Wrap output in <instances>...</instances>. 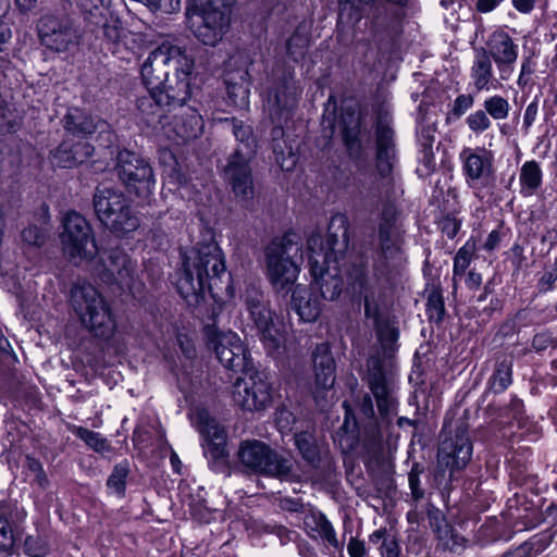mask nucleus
<instances>
[{
  "label": "nucleus",
  "instance_id": "f257e3e1",
  "mask_svg": "<svg viewBox=\"0 0 557 557\" xmlns=\"http://www.w3.org/2000/svg\"><path fill=\"white\" fill-rule=\"evenodd\" d=\"M349 221L343 213L331 218L327 233L312 232L307 239L310 273L325 300H335L343 290L342 263L349 243Z\"/></svg>",
  "mask_w": 557,
  "mask_h": 557
},
{
  "label": "nucleus",
  "instance_id": "f03ea898",
  "mask_svg": "<svg viewBox=\"0 0 557 557\" xmlns=\"http://www.w3.org/2000/svg\"><path fill=\"white\" fill-rule=\"evenodd\" d=\"M225 275V260L219 245L214 242L198 244L184 256L176 288L188 306L197 307L207 292L213 298L221 297Z\"/></svg>",
  "mask_w": 557,
  "mask_h": 557
},
{
  "label": "nucleus",
  "instance_id": "7ed1b4c3",
  "mask_svg": "<svg viewBox=\"0 0 557 557\" xmlns=\"http://www.w3.org/2000/svg\"><path fill=\"white\" fill-rule=\"evenodd\" d=\"M194 60L186 49L164 41L152 49L140 65V77L147 88L168 89L175 97L190 96Z\"/></svg>",
  "mask_w": 557,
  "mask_h": 557
},
{
  "label": "nucleus",
  "instance_id": "20e7f679",
  "mask_svg": "<svg viewBox=\"0 0 557 557\" xmlns=\"http://www.w3.org/2000/svg\"><path fill=\"white\" fill-rule=\"evenodd\" d=\"M366 203L370 208L380 210L377 222L379 256L374 271L385 274L389 263L397 261L403 253L405 232L398 224V210L393 199V186L389 182H382L375 188H370L366 196Z\"/></svg>",
  "mask_w": 557,
  "mask_h": 557
},
{
  "label": "nucleus",
  "instance_id": "39448f33",
  "mask_svg": "<svg viewBox=\"0 0 557 557\" xmlns=\"http://www.w3.org/2000/svg\"><path fill=\"white\" fill-rule=\"evenodd\" d=\"M70 306L81 325L96 338L109 341L116 331V318L110 301L92 284L72 286Z\"/></svg>",
  "mask_w": 557,
  "mask_h": 557
},
{
  "label": "nucleus",
  "instance_id": "423d86ee",
  "mask_svg": "<svg viewBox=\"0 0 557 557\" xmlns=\"http://www.w3.org/2000/svg\"><path fill=\"white\" fill-rule=\"evenodd\" d=\"M235 0H189L187 27L202 45L214 47L228 33Z\"/></svg>",
  "mask_w": 557,
  "mask_h": 557
},
{
  "label": "nucleus",
  "instance_id": "0eeeda50",
  "mask_svg": "<svg viewBox=\"0 0 557 557\" xmlns=\"http://www.w3.org/2000/svg\"><path fill=\"white\" fill-rule=\"evenodd\" d=\"M234 135L240 143L224 168L225 180L239 201L247 202L253 196V185L249 161L256 153V139L252 128L242 122L234 123Z\"/></svg>",
  "mask_w": 557,
  "mask_h": 557
},
{
  "label": "nucleus",
  "instance_id": "6e6552de",
  "mask_svg": "<svg viewBox=\"0 0 557 557\" xmlns=\"http://www.w3.org/2000/svg\"><path fill=\"white\" fill-rule=\"evenodd\" d=\"M94 208L101 223L117 235L134 232L139 226L138 216L121 190L98 187L94 194Z\"/></svg>",
  "mask_w": 557,
  "mask_h": 557
},
{
  "label": "nucleus",
  "instance_id": "1a4fd4ad",
  "mask_svg": "<svg viewBox=\"0 0 557 557\" xmlns=\"http://www.w3.org/2000/svg\"><path fill=\"white\" fill-rule=\"evenodd\" d=\"M238 456L240 462L255 473L287 481L299 479L294 470L293 461L272 449L264 442L258 440L243 442Z\"/></svg>",
  "mask_w": 557,
  "mask_h": 557
},
{
  "label": "nucleus",
  "instance_id": "9d476101",
  "mask_svg": "<svg viewBox=\"0 0 557 557\" xmlns=\"http://www.w3.org/2000/svg\"><path fill=\"white\" fill-rule=\"evenodd\" d=\"M298 246L290 236L274 238L265 249L267 276L277 292L287 293L297 280L299 269L292 259Z\"/></svg>",
  "mask_w": 557,
  "mask_h": 557
},
{
  "label": "nucleus",
  "instance_id": "9b49d317",
  "mask_svg": "<svg viewBox=\"0 0 557 557\" xmlns=\"http://www.w3.org/2000/svg\"><path fill=\"white\" fill-rule=\"evenodd\" d=\"M242 372L232 386L234 404L249 412L265 410L272 403V386L265 374L253 366Z\"/></svg>",
  "mask_w": 557,
  "mask_h": 557
},
{
  "label": "nucleus",
  "instance_id": "f8f14e48",
  "mask_svg": "<svg viewBox=\"0 0 557 557\" xmlns=\"http://www.w3.org/2000/svg\"><path fill=\"white\" fill-rule=\"evenodd\" d=\"M205 337L207 346L226 369L244 371L253 366L244 342L235 332L208 325L205 327Z\"/></svg>",
  "mask_w": 557,
  "mask_h": 557
},
{
  "label": "nucleus",
  "instance_id": "ddd939ff",
  "mask_svg": "<svg viewBox=\"0 0 557 557\" xmlns=\"http://www.w3.org/2000/svg\"><path fill=\"white\" fill-rule=\"evenodd\" d=\"M462 174L468 187L475 191L478 197L484 189H493L495 185V157L492 150L485 147L463 148L459 154Z\"/></svg>",
  "mask_w": 557,
  "mask_h": 557
},
{
  "label": "nucleus",
  "instance_id": "4468645a",
  "mask_svg": "<svg viewBox=\"0 0 557 557\" xmlns=\"http://www.w3.org/2000/svg\"><path fill=\"white\" fill-rule=\"evenodd\" d=\"M62 224L60 240L67 258L91 260L97 255L98 248L87 220L82 214L72 211L65 214Z\"/></svg>",
  "mask_w": 557,
  "mask_h": 557
},
{
  "label": "nucleus",
  "instance_id": "2eb2a0df",
  "mask_svg": "<svg viewBox=\"0 0 557 557\" xmlns=\"http://www.w3.org/2000/svg\"><path fill=\"white\" fill-rule=\"evenodd\" d=\"M115 171L119 180L131 194L147 198L156 184L150 163L139 154L122 150L117 153Z\"/></svg>",
  "mask_w": 557,
  "mask_h": 557
},
{
  "label": "nucleus",
  "instance_id": "dca6fc26",
  "mask_svg": "<svg viewBox=\"0 0 557 557\" xmlns=\"http://www.w3.org/2000/svg\"><path fill=\"white\" fill-rule=\"evenodd\" d=\"M244 301L261 335L264 347L269 352L278 349L282 344V335L273 323V313L267 305L263 293L259 288L249 287L245 292Z\"/></svg>",
  "mask_w": 557,
  "mask_h": 557
},
{
  "label": "nucleus",
  "instance_id": "f3484780",
  "mask_svg": "<svg viewBox=\"0 0 557 557\" xmlns=\"http://www.w3.org/2000/svg\"><path fill=\"white\" fill-rule=\"evenodd\" d=\"M149 95L137 100V108L148 125L158 128L160 132L169 120V115L175 112L188 100L190 96L175 97L168 89L148 88Z\"/></svg>",
  "mask_w": 557,
  "mask_h": 557
},
{
  "label": "nucleus",
  "instance_id": "a211bd4d",
  "mask_svg": "<svg viewBox=\"0 0 557 557\" xmlns=\"http://www.w3.org/2000/svg\"><path fill=\"white\" fill-rule=\"evenodd\" d=\"M472 457V443L465 429H457L454 435L442 440L437 451L440 472L449 471V480L456 471L462 470Z\"/></svg>",
  "mask_w": 557,
  "mask_h": 557
},
{
  "label": "nucleus",
  "instance_id": "6ab92c4d",
  "mask_svg": "<svg viewBox=\"0 0 557 557\" xmlns=\"http://www.w3.org/2000/svg\"><path fill=\"white\" fill-rule=\"evenodd\" d=\"M38 34L41 45L54 52H66L77 47L81 40L71 21L52 15L41 17Z\"/></svg>",
  "mask_w": 557,
  "mask_h": 557
},
{
  "label": "nucleus",
  "instance_id": "aec40b11",
  "mask_svg": "<svg viewBox=\"0 0 557 557\" xmlns=\"http://www.w3.org/2000/svg\"><path fill=\"white\" fill-rule=\"evenodd\" d=\"M178 109V113H170L161 133L175 143L200 136L203 129L202 116L193 108H184V104Z\"/></svg>",
  "mask_w": 557,
  "mask_h": 557
},
{
  "label": "nucleus",
  "instance_id": "412c9836",
  "mask_svg": "<svg viewBox=\"0 0 557 557\" xmlns=\"http://www.w3.org/2000/svg\"><path fill=\"white\" fill-rule=\"evenodd\" d=\"M486 51L490 60L496 64L499 79H509L518 59V45L515 44L510 35L504 30L492 33L486 42Z\"/></svg>",
  "mask_w": 557,
  "mask_h": 557
},
{
  "label": "nucleus",
  "instance_id": "4be33fe9",
  "mask_svg": "<svg viewBox=\"0 0 557 557\" xmlns=\"http://www.w3.org/2000/svg\"><path fill=\"white\" fill-rule=\"evenodd\" d=\"M191 421L206 442V449L214 459L224 457L227 442L225 429L205 409H197Z\"/></svg>",
  "mask_w": 557,
  "mask_h": 557
},
{
  "label": "nucleus",
  "instance_id": "5701e85b",
  "mask_svg": "<svg viewBox=\"0 0 557 557\" xmlns=\"http://www.w3.org/2000/svg\"><path fill=\"white\" fill-rule=\"evenodd\" d=\"M367 382L368 387L376 400L380 413L387 417L389 413L394 412L396 408V400L386 382L383 364L379 358H372L369 360Z\"/></svg>",
  "mask_w": 557,
  "mask_h": 557
},
{
  "label": "nucleus",
  "instance_id": "b1692460",
  "mask_svg": "<svg viewBox=\"0 0 557 557\" xmlns=\"http://www.w3.org/2000/svg\"><path fill=\"white\" fill-rule=\"evenodd\" d=\"M103 268L108 280L116 283L121 288L132 290L136 282V264L122 249L110 250Z\"/></svg>",
  "mask_w": 557,
  "mask_h": 557
},
{
  "label": "nucleus",
  "instance_id": "393cba45",
  "mask_svg": "<svg viewBox=\"0 0 557 557\" xmlns=\"http://www.w3.org/2000/svg\"><path fill=\"white\" fill-rule=\"evenodd\" d=\"M314 370V397L318 399L320 394L329 391L335 383V361L325 344L318 345L313 351Z\"/></svg>",
  "mask_w": 557,
  "mask_h": 557
},
{
  "label": "nucleus",
  "instance_id": "a878e982",
  "mask_svg": "<svg viewBox=\"0 0 557 557\" xmlns=\"http://www.w3.org/2000/svg\"><path fill=\"white\" fill-rule=\"evenodd\" d=\"M470 77L476 91H491L502 87V83L494 75L492 60L485 48L474 51Z\"/></svg>",
  "mask_w": 557,
  "mask_h": 557
},
{
  "label": "nucleus",
  "instance_id": "bb28decb",
  "mask_svg": "<svg viewBox=\"0 0 557 557\" xmlns=\"http://www.w3.org/2000/svg\"><path fill=\"white\" fill-rule=\"evenodd\" d=\"M396 162V152L394 144V132L386 125H379L376 129V168L380 175L383 177L382 182H389L385 180L393 170ZM380 184L377 182L372 188H375Z\"/></svg>",
  "mask_w": 557,
  "mask_h": 557
},
{
  "label": "nucleus",
  "instance_id": "cd10ccee",
  "mask_svg": "<svg viewBox=\"0 0 557 557\" xmlns=\"http://www.w3.org/2000/svg\"><path fill=\"white\" fill-rule=\"evenodd\" d=\"M381 294L376 295L372 287H366L364 289V314L367 319L372 320L373 326L381 341L394 342L397 339L398 332L391 325L387 319L382 315Z\"/></svg>",
  "mask_w": 557,
  "mask_h": 557
},
{
  "label": "nucleus",
  "instance_id": "c85d7f7f",
  "mask_svg": "<svg viewBox=\"0 0 557 557\" xmlns=\"http://www.w3.org/2000/svg\"><path fill=\"white\" fill-rule=\"evenodd\" d=\"M63 122L66 132L77 137H87L96 132L109 134V125L107 122L97 116L87 114L77 108L70 109Z\"/></svg>",
  "mask_w": 557,
  "mask_h": 557
},
{
  "label": "nucleus",
  "instance_id": "c756f323",
  "mask_svg": "<svg viewBox=\"0 0 557 557\" xmlns=\"http://www.w3.org/2000/svg\"><path fill=\"white\" fill-rule=\"evenodd\" d=\"M292 306L304 322H313L321 313L320 300L307 286L297 285L294 288Z\"/></svg>",
  "mask_w": 557,
  "mask_h": 557
},
{
  "label": "nucleus",
  "instance_id": "7c9ffc66",
  "mask_svg": "<svg viewBox=\"0 0 557 557\" xmlns=\"http://www.w3.org/2000/svg\"><path fill=\"white\" fill-rule=\"evenodd\" d=\"M296 94L287 86H282L278 89L271 91L267 99V108L276 123L288 117L289 112L296 104Z\"/></svg>",
  "mask_w": 557,
  "mask_h": 557
},
{
  "label": "nucleus",
  "instance_id": "2f4dec72",
  "mask_svg": "<svg viewBox=\"0 0 557 557\" xmlns=\"http://www.w3.org/2000/svg\"><path fill=\"white\" fill-rule=\"evenodd\" d=\"M520 194L524 197L534 195L543 183L541 165L535 160L524 162L519 173Z\"/></svg>",
  "mask_w": 557,
  "mask_h": 557
},
{
  "label": "nucleus",
  "instance_id": "473e14b6",
  "mask_svg": "<svg viewBox=\"0 0 557 557\" xmlns=\"http://www.w3.org/2000/svg\"><path fill=\"white\" fill-rule=\"evenodd\" d=\"M305 524L312 536L320 537L329 545L338 548L339 543L332 523L323 513H313L306 518Z\"/></svg>",
  "mask_w": 557,
  "mask_h": 557
},
{
  "label": "nucleus",
  "instance_id": "72a5a7b5",
  "mask_svg": "<svg viewBox=\"0 0 557 557\" xmlns=\"http://www.w3.org/2000/svg\"><path fill=\"white\" fill-rule=\"evenodd\" d=\"M512 356L500 354L496 357L495 371L490 379L495 393H503L512 382Z\"/></svg>",
  "mask_w": 557,
  "mask_h": 557
},
{
  "label": "nucleus",
  "instance_id": "f704fd0d",
  "mask_svg": "<svg viewBox=\"0 0 557 557\" xmlns=\"http://www.w3.org/2000/svg\"><path fill=\"white\" fill-rule=\"evenodd\" d=\"M71 431L96 453L104 454L112 450L110 442L98 432L77 425H73Z\"/></svg>",
  "mask_w": 557,
  "mask_h": 557
},
{
  "label": "nucleus",
  "instance_id": "c9c22d12",
  "mask_svg": "<svg viewBox=\"0 0 557 557\" xmlns=\"http://www.w3.org/2000/svg\"><path fill=\"white\" fill-rule=\"evenodd\" d=\"M435 532L437 539L450 552L460 553L465 549L467 540L456 533L444 519L437 523Z\"/></svg>",
  "mask_w": 557,
  "mask_h": 557
},
{
  "label": "nucleus",
  "instance_id": "e433bc0d",
  "mask_svg": "<svg viewBox=\"0 0 557 557\" xmlns=\"http://www.w3.org/2000/svg\"><path fill=\"white\" fill-rule=\"evenodd\" d=\"M283 134V129L281 126H276L272 131L273 136V153L275 156L276 162L284 171H292L297 163V157L293 152L292 148L287 151L284 150L283 144L284 140H280L278 136Z\"/></svg>",
  "mask_w": 557,
  "mask_h": 557
},
{
  "label": "nucleus",
  "instance_id": "4c0bfd02",
  "mask_svg": "<svg viewBox=\"0 0 557 557\" xmlns=\"http://www.w3.org/2000/svg\"><path fill=\"white\" fill-rule=\"evenodd\" d=\"M295 445L306 461L311 465L319 461V448L312 432L304 431L296 433Z\"/></svg>",
  "mask_w": 557,
  "mask_h": 557
},
{
  "label": "nucleus",
  "instance_id": "58836bf2",
  "mask_svg": "<svg viewBox=\"0 0 557 557\" xmlns=\"http://www.w3.org/2000/svg\"><path fill=\"white\" fill-rule=\"evenodd\" d=\"M73 144L64 140L51 153V162L59 168L70 169L82 163V156L73 153Z\"/></svg>",
  "mask_w": 557,
  "mask_h": 557
},
{
  "label": "nucleus",
  "instance_id": "ea45409f",
  "mask_svg": "<svg viewBox=\"0 0 557 557\" xmlns=\"http://www.w3.org/2000/svg\"><path fill=\"white\" fill-rule=\"evenodd\" d=\"M342 3L349 4L350 9H354V0H339ZM360 3L366 5H371V8H374V12L372 16L370 17L369 22L366 24L368 27V30L372 36L379 35L381 32H384L387 26V16L379 9L376 5V2L379 0H358Z\"/></svg>",
  "mask_w": 557,
  "mask_h": 557
},
{
  "label": "nucleus",
  "instance_id": "a19ab883",
  "mask_svg": "<svg viewBox=\"0 0 557 557\" xmlns=\"http://www.w3.org/2000/svg\"><path fill=\"white\" fill-rule=\"evenodd\" d=\"M475 251V244L467 242L461 248L458 249L454 258L453 269V283L454 288L457 287V278L465 274L466 270L471 263L472 257Z\"/></svg>",
  "mask_w": 557,
  "mask_h": 557
},
{
  "label": "nucleus",
  "instance_id": "79ce46f5",
  "mask_svg": "<svg viewBox=\"0 0 557 557\" xmlns=\"http://www.w3.org/2000/svg\"><path fill=\"white\" fill-rule=\"evenodd\" d=\"M128 474L129 463L127 461H122L115 465L108 478L107 486L113 490L119 496H124Z\"/></svg>",
  "mask_w": 557,
  "mask_h": 557
},
{
  "label": "nucleus",
  "instance_id": "37998d69",
  "mask_svg": "<svg viewBox=\"0 0 557 557\" xmlns=\"http://www.w3.org/2000/svg\"><path fill=\"white\" fill-rule=\"evenodd\" d=\"M483 107L486 114L494 120H506L510 111L508 100L497 95L486 98Z\"/></svg>",
  "mask_w": 557,
  "mask_h": 557
},
{
  "label": "nucleus",
  "instance_id": "c03bdc74",
  "mask_svg": "<svg viewBox=\"0 0 557 557\" xmlns=\"http://www.w3.org/2000/svg\"><path fill=\"white\" fill-rule=\"evenodd\" d=\"M14 542V533L7 512L0 508V553L10 554Z\"/></svg>",
  "mask_w": 557,
  "mask_h": 557
},
{
  "label": "nucleus",
  "instance_id": "a18cd8bd",
  "mask_svg": "<svg viewBox=\"0 0 557 557\" xmlns=\"http://www.w3.org/2000/svg\"><path fill=\"white\" fill-rule=\"evenodd\" d=\"M426 314L431 321L441 322L445 315V305L442 294L432 290L428 297Z\"/></svg>",
  "mask_w": 557,
  "mask_h": 557
},
{
  "label": "nucleus",
  "instance_id": "49530a36",
  "mask_svg": "<svg viewBox=\"0 0 557 557\" xmlns=\"http://www.w3.org/2000/svg\"><path fill=\"white\" fill-rule=\"evenodd\" d=\"M24 553L29 557H45L49 553V545L40 535H28L24 542Z\"/></svg>",
  "mask_w": 557,
  "mask_h": 557
},
{
  "label": "nucleus",
  "instance_id": "de8ad7c7",
  "mask_svg": "<svg viewBox=\"0 0 557 557\" xmlns=\"http://www.w3.org/2000/svg\"><path fill=\"white\" fill-rule=\"evenodd\" d=\"M18 123V115L0 99V134L14 132Z\"/></svg>",
  "mask_w": 557,
  "mask_h": 557
},
{
  "label": "nucleus",
  "instance_id": "09e8293b",
  "mask_svg": "<svg viewBox=\"0 0 557 557\" xmlns=\"http://www.w3.org/2000/svg\"><path fill=\"white\" fill-rule=\"evenodd\" d=\"M466 123L471 132L479 135L487 131L492 126V122L484 110H476L470 113Z\"/></svg>",
  "mask_w": 557,
  "mask_h": 557
},
{
  "label": "nucleus",
  "instance_id": "8fccbe9b",
  "mask_svg": "<svg viewBox=\"0 0 557 557\" xmlns=\"http://www.w3.org/2000/svg\"><path fill=\"white\" fill-rule=\"evenodd\" d=\"M22 240L27 247H40L45 240V234L37 226H28L22 232Z\"/></svg>",
  "mask_w": 557,
  "mask_h": 557
},
{
  "label": "nucleus",
  "instance_id": "3c124183",
  "mask_svg": "<svg viewBox=\"0 0 557 557\" xmlns=\"http://www.w3.org/2000/svg\"><path fill=\"white\" fill-rule=\"evenodd\" d=\"M226 84L227 94L230 98L233 99V102L235 104H245L249 96L248 86L244 84L232 83L230 81H227Z\"/></svg>",
  "mask_w": 557,
  "mask_h": 557
},
{
  "label": "nucleus",
  "instance_id": "603ef678",
  "mask_svg": "<svg viewBox=\"0 0 557 557\" xmlns=\"http://www.w3.org/2000/svg\"><path fill=\"white\" fill-rule=\"evenodd\" d=\"M474 103V98L473 96L471 95H468V94H462V95H459L455 101H454V106H453V109H451V113L456 116V117H460L461 115H463L470 108H472Z\"/></svg>",
  "mask_w": 557,
  "mask_h": 557
},
{
  "label": "nucleus",
  "instance_id": "864d4df0",
  "mask_svg": "<svg viewBox=\"0 0 557 557\" xmlns=\"http://www.w3.org/2000/svg\"><path fill=\"white\" fill-rule=\"evenodd\" d=\"M307 47V40L306 38H302L301 36L294 35L287 42V52L290 54L295 60H297L300 57H304L306 52Z\"/></svg>",
  "mask_w": 557,
  "mask_h": 557
},
{
  "label": "nucleus",
  "instance_id": "5fc2aeb1",
  "mask_svg": "<svg viewBox=\"0 0 557 557\" xmlns=\"http://www.w3.org/2000/svg\"><path fill=\"white\" fill-rule=\"evenodd\" d=\"M152 11H161L165 14H173L181 9V0H152L150 4Z\"/></svg>",
  "mask_w": 557,
  "mask_h": 557
},
{
  "label": "nucleus",
  "instance_id": "6e6d98bb",
  "mask_svg": "<svg viewBox=\"0 0 557 557\" xmlns=\"http://www.w3.org/2000/svg\"><path fill=\"white\" fill-rule=\"evenodd\" d=\"M177 344L187 359H193L196 356V348L193 339L185 334L177 335Z\"/></svg>",
  "mask_w": 557,
  "mask_h": 557
},
{
  "label": "nucleus",
  "instance_id": "4d7b16f0",
  "mask_svg": "<svg viewBox=\"0 0 557 557\" xmlns=\"http://www.w3.org/2000/svg\"><path fill=\"white\" fill-rule=\"evenodd\" d=\"M399 544L395 537L384 539L381 555L382 557H399Z\"/></svg>",
  "mask_w": 557,
  "mask_h": 557
},
{
  "label": "nucleus",
  "instance_id": "13d9d810",
  "mask_svg": "<svg viewBox=\"0 0 557 557\" xmlns=\"http://www.w3.org/2000/svg\"><path fill=\"white\" fill-rule=\"evenodd\" d=\"M408 481L413 498L416 500L422 498L424 493L423 490L420 488L419 472L416 468H412V470L410 471Z\"/></svg>",
  "mask_w": 557,
  "mask_h": 557
},
{
  "label": "nucleus",
  "instance_id": "bf43d9fd",
  "mask_svg": "<svg viewBox=\"0 0 557 557\" xmlns=\"http://www.w3.org/2000/svg\"><path fill=\"white\" fill-rule=\"evenodd\" d=\"M349 557H364L367 554L364 542L357 537H351L347 545Z\"/></svg>",
  "mask_w": 557,
  "mask_h": 557
},
{
  "label": "nucleus",
  "instance_id": "052dcab7",
  "mask_svg": "<svg viewBox=\"0 0 557 557\" xmlns=\"http://www.w3.org/2000/svg\"><path fill=\"white\" fill-rule=\"evenodd\" d=\"M557 281V267L552 271H546L539 281V288L541 292L552 289L554 283Z\"/></svg>",
  "mask_w": 557,
  "mask_h": 557
},
{
  "label": "nucleus",
  "instance_id": "680f3d73",
  "mask_svg": "<svg viewBox=\"0 0 557 557\" xmlns=\"http://www.w3.org/2000/svg\"><path fill=\"white\" fill-rule=\"evenodd\" d=\"M533 73L532 62L530 59H527L521 64L520 75L518 77V85L520 87H525L530 82V76Z\"/></svg>",
  "mask_w": 557,
  "mask_h": 557
},
{
  "label": "nucleus",
  "instance_id": "e2e57ef3",
  "mask_svg": "<svg viewBox=\"0 0 557 557\" xmlns=\"http://www.w3.org/2000/svg\"><path fill=\"white\" fill-rule=\"evenodd\" d=\"M73 153H78L82 156V163L92 156L94 153V147L86 143H76L73 144Z\"/></svg>",
  "mask_w": 557,
  "mask_h": 557
},
{
  "label": "nucleus",
  "instance_id": "0e129e2a",
  "mask_svg": "<svg viewBox=\"0 0 557 557\" xmlns=\"http://www.w3.org/2000/svg\"><path fill=\"white\" fill-rule=\"evenodd\" d=\"M550 343H552L550 337L545 333H541V334H536L533 337L532 347L536 351H541V350L546 349L550 345Z\"/></svg>",
  "mask_w": 557,
  "mask_h": 557
},
{
  "label": "nucleus",
  "instance_id": "69168bd1",
  "mask_svg": "<svg viewBox=\"0 0 557 557\" xmlns=\"http://www.w3.org/2000/svg\"><path fill=\"white\" fill-rule=\"evenodd\" d=\"M460 225L455 219H445L443 221V231L449 238H454L459 232Z\"/></svg>",
  "mask_w": 557,
  "mask_h": 557
},
{
  "label": "nucleus",
  "instance_id": "338daca9",
  "mask_svg": "<svg viewBox=\"0 0 557 557\" xmlns=\"http://www.w3.org/2000/svg\"><path fill=\"white\" fill-rule=\"evenodd\" d=\"M503 0H479L476 3L478 11L487 13L494 10Z\"/></svg>",
  "mask_w": 557,
  "mask_h": 557
},
{
  "label": "nucleus",
  "instance_id": "774afa93",
  "mask_svg": "<svg viewBox=\"0 0 557 557\" xmlns=\"http://www.w3.org/2000/svg\"><path fill=\"white\" fill-rule=\"evenodd\" d=\"M466 284L470 289H476L482 284V276L480 273L475 271H470L468 273Z\"/></svg>",
  "mask_w": 557,
  "mask_h": 557
}]
</instances>
